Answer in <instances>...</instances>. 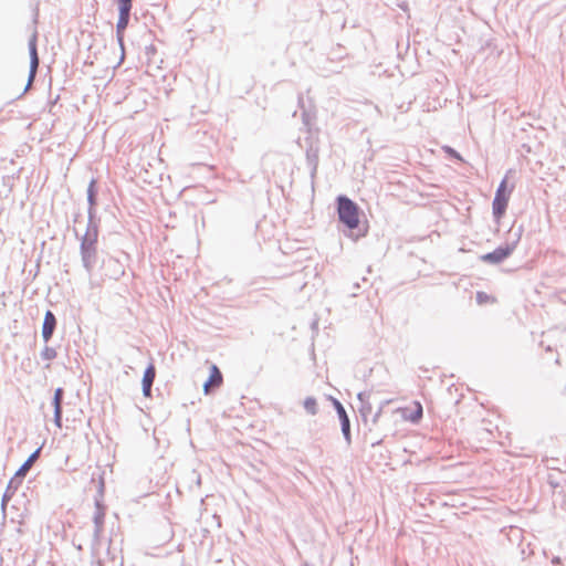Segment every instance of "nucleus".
I'll use <instances>...</instances> for the list:
<instances>
[{
  "label": "nucleus",
  "mask_w": 566,
  "mask_h": 566,
  "mask_svg": "<svg viewBox=\"0 0 566 566\" xmlns=\"http://www.w3.org/2000/svg\"><path fill=\"white\" fill-rule=\"evenodd\" d=\"M29 46H30L31 62H30V74H29L28 84L25 86V91H28L30 88V86L32 85V82H33V80L35 77V74H36V71H38V66H39V57H38V52H36L35 39L30 41V45Z\"/></svg>",
  "instance_id": "6"
},
{
  "label": "nucleus",
  "mask_w": 566,
  "mask_h": 566,
  "mask_svg": "<svg viewBox=\"0 0 566 566\" xmlns=\"http://www.w3.org/2000/svg\"><path fill=\"white\" fill-rule=\"evenodd\" d=\"M98 491L99 493H103L104 491V479L101 476L98 481Z\"/></svg>",
  "instance_id": "19"
},
{
  "label": "nucleus",
  "mask_w": 566,
  "mask_h": 566,
  "mask_svg": "<svg viewBox=\"0 0 566 566\" xmlns=\"http://www.w3.org/2000/svg\"><path fill=\"white\" fill-rule=\"evenodd\" d=\"M444 150L452 157L459 159V160H462V157L454 150L452 149L451 147H444Z\"/></svg>",
  "instance_id": "18"
},
{
  "label": "nucleus",
  "mask_w": 566,
  "mask_h": 566,
  "mask_svg": "<svg viewBox=\"0 0 566 566\" xmlns=\"http://www.w3.org/2000/svg\"><path fill=\"white\" fill-rule=\"evenodd\" d=\"M119 17L116 24V32L119 40L123 39L124 32L129 22V14L133 7L132 0H117Z\"/></svg>",
  "instance_id": "3"
},
{
  "label": "nucleus",
  "mask_w": 566,
  "mask_h": 566,
  "mask_svg": "<svg viewBox=\"0 0 566 566\" xmlns=\"http://www.w3.org/2000/svg\"><path fill=\"white\" fill-rule=\"evenodd\" d=\"M334 405L337 410L338 417L340 419L342 431H343L346 440L349 442L350 441V424H349V419L346 413V410L338 400H334Z\"/></svg>",
  "instance_id": "9"
},
{
  "label": "nucleus",
  "mask_w": 566,
  "mask_h": 566,
  "mask_svg": "<svg viewBox=\"0 0 566 566\" xmlns=\"http://www.w3.org/2000/svg\"><path fill=\"white\" fill-rule=\"evenodd\" d=\"M397 412L401 416L405 421L411 423H418L422 419L423 409L420 401H415L412 407L398 408Z\"/></svg>",
  "instance_id": "4"
},
{
  "label": "nucleus",
  "mask_w": 566,
  "mask_h": 566,
  "mask_svg": "<svg viewBox=\"0 0 566 566\" xmlns=\"http://www.w3.org/2000/svg\"><path fill=\"white\" fill-rule=\"evenodd\" d=\"M62 399H63V389L57 388L55 390L54 397H53L54 422L57 428L62 427Z\"/></svg>",
  "instance_id": "11"
},
{
  "label": "nucleus",
  "mask_w": 566,
  "mask_h": 566,
  "mask_svg": "<svg viewBox=\"0 0 566 566\" xmlns=\"http://www.w3.org/2000/svg\"><path fill=\"white\" fill-rule=\"evenodd\" d=\"M156 377V368L154 364H150L143 376L142 385H143V392L145 397H150L151 395V386Z\"/></svg>",
  "instance_id": "8"
},
{
  "label": "nucleus",
  "mask_w": 566,
  "mask_h": 566,
  "mask_svg": "<svg viewBox=\"0 0 566 566\" xmlns=\"http://www.w3.org/2000/svg\"><path fill=\"white\" fill-rule=\"evenodd\" d=\"M476 301L479 304H485V303H489V302H494L495 298L490 296L489 294L484 293V292H479L476 294Z\"/></svg>",
  "instance_id": "15"
},
{
  "label": "nucleus",
  "mask_w": 566,
  "mask_h": 566,
  "mask_svg": "<svg viewBox=\"0 0 566 566\" xmlns=\"http://www.w3.org/2000/svg\"><path fill=\"white\" fill-rule=\"evenodd\" d=\"M11 495L9 494V490L6 491V493L2 496L1 507L4 511L8 502L10 501Z\"/></svg>",
  "instance_id": "17"
},
{
  "label": "nucleus",
  "mask_w": 566,
  "mask_h": 566,
  "mask_svg": "<svg viewBox=\"0 0 566 566\" xmlns=\"http://www.w3.org/2000/svg\"><path fill=\"white\" fill-rule=\"evenodd\" d=\"M337 212L339 220L349 229H356L359 224V208L345 196L337 198Z\"/></svg>",
  "instance_id": "1"
},
{
  "label": "nucleus",
  "mask_w": 566,
  "mask_h": 566,
  "mask_svg": "<svg viewBox=\"0 0 566 566\" xmlns=\"http://www.w3.org/2000/svg\"><path fill=\"white\" fill-rule=\"evenodd\" d=\"M513 252L512 247L499 248L491 253L483 254L481 260L489 263H500Z\"/></svg>",
  "instance_id": "7"
},
{
  "label": "nucleus",
  "mask_w": 566,
  "mask_h": 566,
  "mask_svg": "<svg viewBox=\"0 0 566 566\" xmlns=\"http://www.w3.org/2000/svg\"><path fill=\"white\" fill-rule=\"evenodd\" d=\"M304 408L308 413L315 415L317 412L316 399L313 397H307L304 401Z\"/></svg>",
  "instance_id": "13"
},
{
  "label": "nucleus",
  "mask_w": 566,
  "mask_h": 566,
  "mask_svg": "<svg viewBox=\"0 0 566 566\" xmlns=\"http://www.w3.org/2000/svg\"><path fill=\"white\" fill-rule=\"evenodd\" d=\"M83 249H84V260L85 261H88L91 258H93L95 255V248L93 245L92 247L83 245Z\"/></svg>",
  "instance_id": "16"
},
{
  "label": "nucleus",
  "mask_w": 566,
  "mask_h": 566,
  "mask_svg": "<svg viewBox=\"0 0 566 566\" xmlns=\"http://www.w3.org/2000/svg\"><path fill=\"white\" fill-rule=\"evenodd\" d=\"M513 189V185L509 186L507 177L503 178L495 192V197L492 203L493 214L497 220H500L504 216Z\"/></svg>",
  "instance_id": "2"
},
{
  "label": "nucleus",
  "mask_w": 566,
  "mask_h": 566,
  "mask_svg": "<svg viewBox=\"0 0 566 566\" xmlns=\"http://www.w3.org/2000/svg\"><path fill=\"white\" fill-rule=\"evenodd\" d=\"M40 454V449H38L36 451H34L28 459L27 461L20 467V469L17 471L15 475L18 476H24L27 474V472L31 469V467L33 465V463L35 462V460L38 459Z\"/></svg>",
  "instance_id": "12"
},
{
  "label": "nucleus",
  "mask_w": 566,
  "mask_h": 566,
  "mask_svg": "<svg viewBox=\"0 0 566 566\" xmlns=\"http://www.w3.org/2000/svg\"><path fill=\"white\" fill-rule=\"evenodd\" d=\"M56 319L54 314L51 311H48L44 315L43 326H42V337L45 342H48L55 329Z\"/></svg>",
  "instance_id": "10"
},
{
  "label": "nucleus",
  "mask_w": 566,
  "mask_h": 566,
  "mask_svg": "<svg viewBox=\"0 0 566 566\" xmlns=\"http://www.w3.org/2000/svg\"><path fill=\"white\" fill-rule=\"evenodd\" d=\"M223 382V377L221 371L216 365H211L210 367V376L208 380L203 385L205 394H210L211 390L219 388Z\"/></svg>",
  "instance_id": "5"
},
{
  "label": "nucleus",
  "mask_w": 566,
  "mask_h": 566,
  "mask_svg": "<svg viewBox=\"0 0 566 566\" xmlns=\"http://www.w3.org/2000/svg\"><path fill=\"white\" fill-rule=\"evenodd\" d=\"M41 356L43 359L45 360H52L56 357V352L54 348L52 347H45L42 353H41Z\"/></svg>",
  "instance_id": "14"
}]
</instances>
